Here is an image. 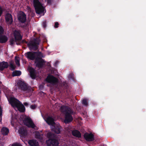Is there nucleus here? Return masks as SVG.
Returning a JSON list of instances; mask_svg holds the SVG:
<instances>
[{"label":"nucleus","mask_w":146,"mask_h":146,"mask_svg":"<svg viewBox=\"0 0 146 146\" xmlns=\"http://www.w3.org/2000/svg\"><path fill=\"white\" fill-rule=\"evenodd\" d=\"M47 137L48 139L46 141L48 146H58L60 139L56 135L51 132L47 133Z\"/></svg>","instance_id":"f257e3e1"},{"label":"nucleus","mask_w":146,"mask_h":146,"mask_svg":"<svg viewBox=\"0 0 146 146\" xmlns=\"http://www.w3.org/2000/svg\"><path fill=\"white\" fill-rule=\"evenodd\" d=\"M17 84L19 89L26 93L30 92L32 90L31 87L21 78L18 80Z\"/></svg>","instance_id":"f03ea898"},{"label":"nucleus","mask_w":146,"mask_h":146,"mask_svg":"<svg viewBox=\"0 0 146 146\" xmlns=\"http://www.w3.org/2000/svg\"><path fill=\"white\" fill-rule=\"evenodd\" d=\"M40 40L39 38L37 37L30 41L27 43V47L29 50H31L35 51L38 48V45L39 44Z\"/></svg>","instance_id":"7ed1b4c3"},{"label":"nucleus","mask_w":146,"mask_h":146,"mask_svg":"<svg viewBox=\"0 0 146 146\" xmlns=\"http://www.w3.org/2000/svg\"><path fill=\"white\" fill-rule=\"evenodd\" d=\"M17 18L19 23H24L22 27L23 28L29 26V22H28L26 23V15L25 14L23 11H21L18 14Z\"/></svg>","instance_id":"20e7f679"},{"label":"nucleus","mask_w":146,"mask_h":146,"mask_svg":"<svg viewBox=\"0 0 146 146\" xmlns=\"http://www.w3.org/2000/svg\"><path fill=\"white\" fill-rule=\"evenodd\" d=\"M33 5L36 13L38 14L43 13L44 9L38 0H33Z\"/></svg>","instance_id":"39448f33"},{"label":"nucleus","mask_w":146,"mask_h":146,"mask_svg":"<svg viewBox=\"0 0 146 146\" xmlns=\"http://www.w3.org/2000/svg\"><path fill=\"white\" fill-rule=\"evenodd\" d=\"M41 53L40 52H28L25 53V56L28 59L31 60H35L37 56H39Z\"/></svg>","instance_id":"423d86ee"},{"label":"nucleus","mask_w":146,"mask_h":146,"mask_svg":"<svg viewBox=\"0 0 146 146\" xmlns=\"http://www.w3.org/2000/svg\"><path fill=\"white\" fill-rule=\"evenodd\" d=\"M45 81L46 83H50L52 85H55L58 82V79L56 78L50 74L47 76Z\"/></svg>","instance_id":"0eeeda50"},{"label":"nucleus","mask_w":146,"mask_h":146,"mask_svg":"<svg viewBox=\"0 0 146 146\" xmlns=\"http://www.w3.org/2000/svg\"><path fill=\"white\" fill-rule=\"evenodd\" d=\"M69 111L68 112H67L64 114L65 119L64 122L66 124L69 123L73 120V118L72 116V115L74 111L72 110Z\"/></svg>","instance_id":"6e6552de"},{"label":"nucleus","mask_w":146,"mask_h":146,"mask_svg":"<svg viewBox=\"0 0 146 146\" xmlns=\"http://www.w3.org/2000/svg\"><path fill=\"white\" fill-rule=\"evenodd\" d=\"M35 60V63L38 68H42L45 63L44 60L39 56H37Z\"/></svg>","instance_id":"1a4fd4ad"},{"label":"nucleus","mask_w":146,"mask_h":146,"mask_svg":"<svg viewBox=\"0 0 146 146\" xmlns=\"http://www.w3.org/2000/svg\"><path fill=\"white\" fill-rule=\"evenodd\" d=\"M24 122L25 125L29 127L34 128L35 127V124L29 117L25 118L24 119Z\"/></svg>","instance_id":"9d476101"},{"label":"nucleus","mask_w":146,"mask_h":146,"mask_svg":"<svg viewBox=\"0 0 146 146\" xmlns=\"http://www.w3.org/2000/svg\"><path fill=\"white\" fill-rule=\"evenodd\" d=\"M51 130L55 133L58 134L62 130V127L59 123H56L51 127Z\"/></svg>","instance_id":"9b49d317"},{"label":"nucleus","mask_w":146,"mask_h":146,"mask_svg":"<svg viewBox=\"0 0 146 146\" xmlns=\"http://www.w3.org/2000/svg\"><path fill=\"white\" fill-rule=\"evenodd\" d=\"M9 102L13 107L17 108L21 103L18 100L13 97L10 98Z\"/></svg>","instance_id":"f8f14e48"},{"label":"nucleus","mask_w":146,"mask_h":146,"mask_svg":"<svg viewBox=\"0 0 146 146\" xmlns=\"http://www.w3.org/2000/svg\"><path fill=\"white\" fill-rule=\"evenodd\" d=\"M84 137L86 140L88 141H92L94 139V135L92 133H86L84 135Z\"/></svg>","instance_id":"ddd939ff"},{"label":"nucleus","mask_w":146,"mask_h":146,"mask_svg":"<svg viewBox=\"0 0 146 146\" xmlns=\"http://www.w3.org/2000/svg\"><path fill=\"white\" fill-rule=\"evenodd\" d=\"M13 35L14 38L18 42H20L22 39V36L21 35L20 31L15 30L14 33Z\"/></svg>","instance_id":"4468645a"},{"label":"nucleus","mask_w":146,"mask_h":146,"mask_svg":"<svg viewBox=\"0 0 146 146\" xmlns=\"http://www.w3.org/2000/svg\"><path fill=\"white\" fill-rule=\"evenodd\" d=\"M19 132L21 137L25 138L27 135V132L26 129L24 127H20L19 130Z\"/></svg>","instance_id":"2eb2a0df"},{"label":"nucleus","mask_w":146,"mask_h":146,"mask_svg":"<svg viewBox=\"0 0 146 146\" xmlns=\"http://www.w3.org/2000/svg\"><path fill=\"white\" fill-rule=\"evenodd\" d=\"M6 21L10 25L13 22V19L11 15L9 13L7 14L5 16Z\"/></svg>","instance_id":"dca6fc26"},{"label":"nucleus","mask_w":146,"mask_h":146,"mask_svg":"<svg viewBox=\"0 0 146 146\" xmlns=\"http://www.w3.org/2000/svg\"><path fill=\"white\" fill-rule=\"evenodd\" d=\"M9 66V64L7 62L3 61L0 62V70L3 71L5 69L7 68Z\"/></svg>","instance_id":"f3484780"},{"label":"nucleus","mask_w":146,"mask_h":146,"mask_svg":"<svg viewBox=\"0 0 146 146\" xmlns=\"http://www.w3.org/2000/svg\"><path fill=\"white\" fill-rule=\"evenodd\" d=\"M60 109L61 111L64 114H65L67 112H68L69 111H71L72 110L68 106L64 105L61 106Z\"/></svg>","instance_id":"a211bd4d"},{"label":"nucleus","mask_w":146,"mask_h":146,"mask_svg":"<svg viewBox=\"0 0 146 146\" xmlns=\"http://www.w3.org/2000/svg\"><path fill=\"white\" fill-rule=\"evenodd\" d=\"M28 143L30 146H39V144L37 140L35 139L29 140Z\"/></svg>","instance_id":"6ab92c4d"},{"label":"nucleus","mask_w":146,"mask_h":146,"mask_svg":"<svg viewBox=\"0 0 146 146\" xmlns=\"http://www.w3.org/2000/svg\"><path fill=\"white\" fill-rule=\"evenodd\" d=\"M72 135L75 137L78 138H80L81 137V134L80 132L78 130H74L72 131Z\"/></svg>","instance_id":"aec40b11"},{"label":"nucleus","mask_w":146,"mask_h":146,"mask_svg":"<svg viewBox=\"0 0 146 146\" xmlns=\"http://www.w3.org/2000/svg\"><path fill=\"white\" fill-rule=\"evenodd\" d=\"M46 121L48 125H51L52 126L56 124L54 121V119L50 117H48L46 119Z\"/></svg>","instance_id":"412c9836"},{"label":"nucleus","mask_w":146,"mask_h":146,"mask_svg":"<svg viewBox=\"0 0 146 146\" xmlns=\"http://www.w3.org/2000/svg\"><path fill=\"white\" fill-rule=\"evenodd\" d=\"M9 42L10 44L11 45L14 44L15 42L16 43V44L17 45H19L21 43L20 42H18L15 38H12L10 39Z\"/></svg>","instance_id":"4be33fe9"},{"label":"nucleus","mask_w":146,"mask_h":146,"mask_svg":"<svg viewBox=\"0 0 146 146\" xmlns=\"http://www.w3.org/2000/svg\"><path fill=\"white\" fill-rule=\"evenodd\" d=\"M8 40V38L5 35H0V43H5Z\"/></svg>","instance_id":"5701e85b"},{"label":"nucleus","mask_w":146,"mask_h":146,"mask_svg":"<svg viewBox=\"0 0 146 146\" xmlns=\"http://www.w3.org/2000/svg\"><path fill=\"white\" fill-rule=\"evenodd\" d=\"M35 138L38 140H41L43 139V135L38 131H36L35 133Z\"/></svg>","instance_id":"b1692460"},{"label":"nucleus","mask_w":146,"mask_h":146,"mask_svg":"<svg viewBox=\"0 0 146 146\" xmlns=\"http://www.w3.org/2000/svg\"><path fill=\"white\" fill-rule=\"evenodd\" d=\"M2 134L4 135H7L9 132V129L6 127H3L1 130Z\"/></svg>","instance_id":"393cba45"},{"label":"nucleus","mask_w":146,"mask_h":146,"mask_svg":"<svg viewBox=\"0 0 146 146\" xmlns=\"http://www.w3.org/2000/svg\"><path fill=\"white\" fill-rule=\"evenodd\" d=\"M18 110L21 112H23L25 111V108L24 105L22 104L21 103L19 106L17 107Z\"/></svg>","instance_id":"a878e982"},{"label":"nucleus","mask_w":146,"mask_h":146,"mask_svg":"<svg viewBox=\"0 0 146 146\" xmlns=\"http://www.w3.org/2000/svg\"><path fill=\"white\" fill-rule=\"evenodd\" d=\"M9 67V69L12 71H13L16 68L15 66L12 62H10Z\"/></svg>","instance_id":"bb28decb"},{"label":"nucleus","mask_w":146,"mask_h":146,"mask_svg":"<svg viewBox=\"0 0 146 146\" xmlns=\"http://www.w3.org/2000/svg\"><path fill=\"white\" fill-rule=\"evenodd\" d=\"M28 70L29 73H35V70L31 67H29Z\"/></svg>","instance_id":"cd10ccee"},{"label":"nucleus","mask_w":146,"mask_h":146,"mask_svg":"<svg viewBox=\"0 0 146 146\" xmlns=\"http://www.w3.org/2000/svg\"><path fill=\"white\" fill-rule=\"evenodd\" d=\"M15 62L16 64L18 66H20L19 59L18 57L15 56Z\"/></svg>","instance_id":"c85d7f7f"},{"label":"nucleus","mask_w":146,"mask_h":146,"mask_svg":"<svg viewBox=\"0 0 146 146\" xmlns=\"http://www.w3.org/2000/svg\"><path fill=\"white\" fill-rule=\"evenodd\" d=\"M68 78L69 79H71L74 81V76L73 74H70L68 76Z\"/></svg>","instance_id":"c756f323"},{"label":"nucleus","mask_w":146,"mask_h":146,"mask_svg":"<svg viewBox=\"0 0 146 146\" xmlns=\"http://www.w3.org/2000/svg\"><path fill=\"white\" fill-rule=\"evenodd\" d=\"M37 74H30V76L32 79H35L36 76Z\"/></svg>","instance_id":"7c9ffc66"},{"label":"nucleus","mask_w":146,"mask_h":146,"mask_svg":"<svg viewBox=\"0 0 146 146\" xmlns=\"http://www.w3.org/2000/svg\"><path fill=\"white\" fill-rule=\"evenodd\" d=\"M82 103L83 105L86 106H87L88 105V103L87 100L86 99H84L82 101Z\"/></svg>","instance_id":"2f4dec72"},{"label":"nucleus","mask_w":146,"mask_h":146,"mask_svg":"<svg viewBox=\"0 0 146 146\" xmlns=\"http://www.w3.org/2000/svg\"><path fill=\"white\" fill-rule=\"evenodd\" d=\"M37 106L36 105L33 104L31 106L30 108L33 110H34L36 108Z\"/></svg>","instance_id":"473e14b6"},{"label":"nucleus","mask_w":146,"mask_h":146,"mask_svg":"<svg viewBox=\"0 0 146 146\" xmlns=\"http://www.w3.org/2000/svg\"><path fill=\"white\" fill-rule=\"evenodd\" d=\"M11 146H22V145L18 143H13Z\"/></svg>","instance_id":"72a5a7b5"},{"label":"nucleus","mask_w":146,"mask_h":146,"mask_svg":"<svg viewBox=\"0 0 146 146\" xmlns=\"http://www.w3.org/2000/svg\"><path fill=\"white\" fill-rule=\"evenodd\" d=\"M4 31L3 29V27L0 26V35L2 34Z\"/></svg>","instance_id":"f704fd0d"},{"label":"nucleus","mask_w":146,"mask_h":146,"mask_svg":"<svg viewBox=\"0 0 146 146\" xmlns=\"http://www.w3.org/2000/svg\"><path fill=\"white\" fill-rule=\"evenodd\" d=\"M12 76L14 77L15 76H19L21 75V74H12Z\"/></svg>","instance_id":"c9c22d12"},{"label":"nucleus","mask_w":146,"mask_h":146,"mask_svg":"<svg viewBox=\"0 0 146 146\" xmlns=\"http://www.w3.org/2000/svg\"><path fill=\"white\" fill-rule=\"evenodd\" d=\"M59 24L58 22H56L55 23L54 27L55 28L58 27Z\"/></svg>","instance_id":"e433bc0d"},{"label":"nucleus","mask_w":146,"mask_h":146,"mask_svg":"<svg viewBox=\"0 0 146 146\" xmlns=\"http://www.w3.org/2000/svg\"><path fill=\"white\" fill-rule=\"evenodd\" d=\"M46 22L45 21L42 23V26L44 28H45L46 27Z\"/></svg>","instance_id":"4c0bfd02"},{"label":"nucleus","mask_w":146,"mask_h":146,"mask_svg":"<svg viewBox=\"0 0 146 146\" xmlns=\"http://www.w3.org/2000/svg\"><path fill=\"white\" fill-rule=\"evenodd\" d=\"M3 10L1 7H0V17L2 15L3 13Z\"/></svg>","instance_id":"58836bf2"},{"label":"nucleus","mask_w":146,"mask_h":146,"mask_svg":"<svg viewBox=\"0 0 146 146\" xmlns=\"http://www.w3.org/2000/svg\"><path fill=\"white\" fill-rule=\"evenodd\" d=\"M58 63V61H56L54 63V66L55 67H57V65Z\"/></svg>","instance_id":"ea45409f"},{"label":"nucleus","mask_w":146,"mask_h":146,"mask_svg":"<svg viewBox=\"0 0 146 146\" xmlns=\"http://www.w3.org/2000/svg\"><path fill=\"white\" fill-rule=\"evenodd\" d=\"M47 3L48 4L51 5L52 3V0H47Z\"/></svg>","instance_id":"a19ab883"},{"label":"nucleus","mask_w":146,"mask_h":146,"mask_svg":"<svg viewBox=\"0 0 146 146\" xmlns=\"http://www.w3.org/2000/svg\"><path fill=\"white\" fill-rule=\"evenodd\" d=\"M12 73H21V72L20 71H15L13 72Z\"/></svg>","instance_id":"79ce46f5"},{"label":"nucleus","mask_w":146,"mask_h":146,"mask_svg":"<svg viewBox=\"0 0 146 146\" xmlns=\"http://www.w3.org/2000/svg\"><path fill=\"white\" fill-rule=\"evenodd\" d=\"M23 104L25 106H27L29 104L28 103L25 102L23 103Z\"/></svg>","instance_id":"37998d69"},{"label":"nucleus","mask_w":146,"mask_h":146,"mask_svg":"<svg viewBox=\"0 0 146 146\" xmlns=\"http://www.w3.org/2000/svg\"><path fill=\"white\" fill-rule=\"evenodd\" d=\"M23 42H24V41H25V42H26L24 40H23V41H22ZM25 43H27V42H25Z\"/></svg>","instance_id":"c03bdc74"},{"label":"nucleus","mask_w":146,"mask_h":146,"mask_svg":"<svg viewBox=\"0 0 146 146\" xmlns=\"http://www.w3.org/2000/svg\"><path fill=\"white\" fill-rule=\"evenodd\" d=\"M50 73H56L54 72H52Z\"/></svg>","instance_id":"a18cd8bd"},{"label":"nucleus","mask_w":146,"mask_h":146,"mask_svg":"<svg viewBox=\"0 0 146 146\" xmlns=\"http://www.w3.org/2000/svg\"><path fill=\"white\" fill-rule=\"evenodd\" d=\"M8 78H10V76H8Z\"/></svg>","instance_id":"49530a36"}]
</instances>
